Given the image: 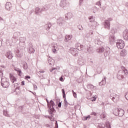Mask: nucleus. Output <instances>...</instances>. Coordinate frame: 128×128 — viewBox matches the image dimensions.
Returning a JSON list of instances; mask_svg holds the SVG:
<instances>
[{
    "label": "nucleus",
    "instance_id": "1",
    "mask_svg": "<svg viewBox=\"0 0 128 128\" xmlns=\"http://www.w3.org/2000/svg\"><path fill=\"white\" fill-rule=\"evenodd\" d=\"M26 38L20 37V38L19 48H16L14 50V52L18 58L22 56V53L24 50L26 48Z\"/></svg>",
    "mask_w": 128,
    "mask_h": 128
},
{
    "label": "nucleus",
    "instance_id": "2",
    "mask_svg": "<svg viewBox=\"0 0 128 128\" xmlns=\"http://www.w3.org/2000/svg\"><path fill=\"white\" fill-rule=\"evenodd\" d=\"M76 48H72L70 50V52L74 56H76L78 54V50H84V45H82L80 43H77L76 44Z\"/></svg>",
    "mask_w": 128,
    "mask_h": 128
},
{
    "label": "nucleus",
    "instance_id": "3",
    "mask_svg": "<svg viewBox=\"0 0 128 128\" xmlns=\"http://www.w3.org/2000/svg\"><path fill=\"white\" fill-rule=\"evenodd\" d=\"M46 101L48 104V112L49 114H52V112H56V109L54 107L56 104L52 100H50V102L48 101V99L46 98Z\"/></svg>",
    "mask_w": 128,
    "mask_h": 128
},
{
    "label": "nucleus",
    "instance_id": "4",
    "mask_svg": "<svg viewBox=\"0 0 128 128\" xmlns=\"http://www.w3.org/2000/svg\"><path fill=\"white\" fill-rule=\"evenodd\" d=\"M1 86L4 88H8L10 86V82L8 78L2 77L1 78Z\"/></svg>",
    "mask_w": 128,
    "mask_h": 128
},
{
    "label": "nucleus",
    "instance_id": "5",
    "mask_svg": "<svg viewBox=\"0 0 128 128\" xmlns=\"http://www.w3.org/2000/svg\"><path fill=\"white\" fill-rule=\"evenodd\" d=\"M113 114L116 116L122 117L124 114V110L122 108H116L113 110Z\"/></svg>",
    "mask_w": 128,
    "mask_h": 128
},
{
    "label": "nucleus",
    "instance_id": "6",
    "mask_svg": "<svg viewBox=\"0 0 128 128\" xmlns=\"http://www.w3.org/2000/svg\"><path fill=\"white\" fill-rule=\"evenodd\" d=\"M110 98L114 102H118L120 100V96L116 94V93H112L110 94Z\"/></svg>",
    "mask_w": 128,
    "mask_h": 128
},
{
    "label": "nucleus",
    "instance_id": "7",
    "mask_svg": "<svg viewBox=\"0 0 128 128\" xmlns=\"http://www.w3.org/2000/svg\"><path fill=\"white\" fill-rule=\"evenodd\" d=\"M112 18H108V20H104V28H107V30H110V22H112Z\"/></svg>",
    "mask_w": 128,
    "mask_h": 128
},
{
    "label": "nucleus",
    "instance_id": "8",
    "mask_svg": "<svg viewBox=\"0 0 128 128\" xmlns=\"http://www.w3.org/2000/svg\"><path fill=\"white\" fill-rule=\"evenodd\" d=\"M128 74V70H125L124 72L122 71H119L117 74V78H118V80H122V78H124V74L126 75Z\"/></svg>",
    "mask_w": 128,
    "mask_h": 128
},
{
    "label": "nucleus",
    "instance_id": "9",
    "mask_svg": "<svg viewBox=\"0 0 128 128\" xmlns=\"http://www.w3.org/2000/svg\"><path fill=\"white\" fill-rule=\"evenodd\" d=\"M116 44L118 48H120V50H122V48H124V42L122 40H118Z\"/></svg>",
    "mask_w": 128,
    "mask_h": 128
},
{
    "label": "nucleus",
    "instance_id": "10",
    "mask_svg": "<svg viewBox=\"0 0 128 128\" xmlns=\"http://www.w3.org/2000/svg\"><path fill=\"white\" fill-rule=\"evenodd\" d=\"M64 18H59L57 19V24L60 26H62L64 24Z\"/></svg>",
    "mask_w": 128,
    "mask_h": 128
},
{
    "label": "nucleus",
    "instance_id": "11",
    "mask_svg": "<svg viewBox=\"0 0 128 128\" xmlns=\"http://www.w3.org/2000/svg\"><path fill=\"white\" fill-rule=\"evenodd\" d=\"M88 26H90V28H92V30H94V28H96L98 26V22H96L93 21L92 22V23H88Z\"/></svg>",
    "mask_w": 128,
    "mask_h": 128
},
{
    "label": "nucleus",
    "instance_id": "12",
    "mask_svg": "<svg viewBox=\"0 0 128 128\" xmlns=\"http://www.w3.org/2000/svg\"><path fill=\"white\" fill-rule=\"evenodd\" d=\"M60 6L61 8H66V6H68V2H66V0H62L60 1Z\"/></svg>",
    "mask_w": 128,
    "mask_h": 128
},
{
    "label": "nucleus",
    "instance_id": "13",
    "mask_svg": "<svg viewBox=\"0 0 128 128\" xmlns=\"http://www.w3.org/2000/svg\"><path fill=\"white\" fill-rule=\"evenodd\" d=\"M5 56L8 60H12L14 58V54L12 53V52L8 51L5 54Z\"/></svg>",
    "mask_w": 128,
    "mask_h": 128
},
{
    "label": "nucleus",
    "instance_id": "14",
    "mask_svg": "<svg viewBox=\"0 0 128 128\" xmlns=\"http://www.w3.org/2000/svg\"><path fill=\"white\" fill-rule=\"evenodd\" d=\"M109 42L110 44H114L116 42V38L114 35H110L109 37Z\"/></svg>",
    "mask_w": 128,
    "mask_h": 128
},
{
    "label": "nucleus",
    "instance_id": "15",
    "mask_svg": "<svg viewBox=\"0 0 128 128\" xmlns=\"http://www.w3.org/2000/svg\"><path fill=\"white\" fill-rule=\"evenodd\" d=\"M35 52L34 48V46L32 44H29V48H28V52L29 54H34Z\"/></svg>",
    "mask_w": 128,
    "mask_h": 128
},
{
    "label": "nucleus",
    "instance_id": "16",
    "mask_svg": "<svg viewBox=\"0 0 128 128\" xmlns=\"http://www.w3.org/2000/svg\"><path fill=\"white\" fill-rule=\"evenodd\" d=\"M123 38L125 40H128V30H126L123 32Z\"/></svg>",
    "mask_w": 128,
    "mask_h": 128
},
{
    "label": "nucleus",
    "instance_id": "17",
    "mask_svg": "<svg viewBox=\"0 0 128 128\" xmlns=\"http://www.w3.org/2000/svg\"><path fill=\"white\" fill-rule=\"evenodd\" d=\"M12 8V3L10 2H7L5 4V8L6 10H10Z\"/></svg>",
    "mask_w": 128,
    "mask_h": 128
},
{
    "label": "nucleus",
    "instance_id": "18",
    "mask_svg": "<svg viewBox=\"0 0 128 128\" xmlns=\"http://www.w3.org/2000/svg\"><path fill=\"white\" fill-rule=\"evenodd\" d=\"M10 78L12 84H14V82H16V78L10 73Z\"/></svg>",
    "mask_w": 128,
    "mask_h": 128
},
{
    "label": "nucleus",
    "instance_id": "19",
    "mask_svg": "<svg viewBox=\"0 0 128 128\" xmlns=\"http://www.w3.org/2000/svg\"><path fill=\"white\" fill-rule=\"evenodd\" d=\"M50 28H52V23L50 22L44 25V28L48 32L50 30Z\"/></svg>",
    "mask_w": 128,
    "mask_h": 128
},
{
    "label": "nucleus",
    "instance_id": "20",
    "mask_svg": "<svg viewBox=\"0 0 128 128\" xmlns=\"http://www.w3.org/2000/svg\"><path fill=\"white\" fill-rule=\"evenodd\" d=\"M72 38V35H66L65 36V39H64V42H68Z\"/></svg>",
    "mask_w": 128,
    "mask_h": 128
},
{
    "label": "nucleus",
    "instance_id": "21",
    "mask_svg": "<svg viewBox=\"0 0 128 128\" xmlns=\"http://www.w3.org/2000/svg\"><path fill=\"white\" fill-rule=\"evenodd\" d=\"M14 70L17 72V74L19 76H22V70H20V68H14Z\"/></svg>",
    "mask_w": 128,
    "mask_h": 128
},
{
    "label": "nucleus",
    "instance_id": "22",
    "mask_svg": "<svg viewBox=\"0 0 128 128\" xmlns=\"http://www.w3.org/2000/svg\"><path fill=\"white\" fill-rule=\"evenodd\" d=\"M42 12H44V10H42V8L40 9V8L36 7L35 8L36 14H38Z\"/></svg>",
    "mask_w": 128,
    "mask_h": 128
},
{
    "label": "nucleus",
    "instance_id": "23",
    "mask_svg": "<svg viewBox=\"0 0 128 128\" xmlns=\"http://www.w3.org/2000/svg\"><path fill=\"white\" fill-rule=\"evenodd\" d=\"M106 84V77L104 76V79L99 83V86H104Z\"/></svg>",
    "mask_w": 128,
    "mask_h": 128
},
{
    "label": "nucleus",
    "instance_id": "24",
    "mask_svg": "<svg viewBox=\"0 0 128 128\" xmlns=\"http://www.w3.org/2000/svg\"><path fill=\"white\" fill-rule=\"evenodd\" d=\"M110 54V49L108 47L106 48L105 52H104V56L106 57L108 56V54Z\"/></svg>",
    "mask_w": 128,
    "mask_h": 128
},
{
    "label": "nucleus",
    "instance_id": "25",
    "mask_svg": "<svg viewBox=\"0 0 128 128\" xmlns=\"http://www.w3.org/2000/svg\"><path fill=\"white\" fill-rule=\"evenodd\" d=\"M96 52L99 54H102V52H104V46L99 47L96 49Z\"/></svg>",
    "mask_w": 128,
    "mask_h": 128
},
{
    "label": "nucleus",
    "instance_id": "26",
    "mask_svg": "<svg viewBox=\"0 0 128 128\" xmlns=\"http://www.w3.org/2000/svg\"><path fill=\"white\" fill-rule=\"evenodd\" d=\"M120 54L121 56H126L128 54V51L126 50H122L120 52Z\"/></svg>",
    "mask_w": 128,
    "mask_h": 128
},
{
    "label": "nucleus",
    "instance_id": "27",
    "mask_svg": "<svg viewBox=\"0 0 128 128\" xmlns=\"http://www.w3.org/2000/svg\"><path fill=\"white\" fill-rule=\"evenodd\" d=\"M50 8V4H46L42 8V10L43 12H46V10H48Z\"/></svg>",
    "mask_w": 128,
    "mask_h": 128
},
{
    "label": "nucleus",
    "instance_id": "28",
    "mask_svg": "<svg viewBox=\"0 0 128 128\" xmlns=\"http://www.w3.org/2000/svg\"><path fill=\"white\" fill-rule=\"evenodd\" d=\"M94 42L96 44H98V46H101V44H102V42L100 41V40L98 38L96 39Z\"/></svg>",
    "mask_w": 128,
    "mask_h": 128
},
{
    "label": "nucleus",
    "instance_id": "29",
    "mask_svg": "<svg viewBox=\"0 0 128 128\" xmlns=\"http://www.w3.org/2000/svg\"><path fill=\"white\" fill-rule=\"evenodd\" d=\"M65 16L67 20L68 18H72V14L69 12L67 14H66Z\"/></svg>",
    "mask_w": 128,
    "mask_h": 128
},
{
    "label": "nucleus",
    "instance_id": "30",
    "mask_svg": "<svg viewBox=\"0 0 128 128\" xmlns=\"http://www.w3.org/2000/svg\"><path fill=\"white\" fill-rule=\"evenodd\" d=\"M54 112H52V114H50V116H48V115L45 116V118H49V120H50L52 121V117L54 116Z\"/></svg>",
    "mask_w": 128,
    "mask_h": 128
},
{
    "label": "nucleus",
    "instance_id": "31",
    "mask_svg": "<svg viewBox=\"0 0 128 128\" xmlns=\"http://www.w3.org/2000/svg\"><path fill=\"white\" fill-rule=\"evenodd\" d=\"M84 60H82V59H79L78 60V64L80 66H84Z\"/></svg>",
    "mask_w": 128,
    "mask_h": 128
},
{
    "label": "nucleus",
    "instance_id": "32",
    "mask_svg": "<svg viewBox=\"0 0 128 128\" xmlns=\"http://www.w3.org/2000/svg\"><path fill=\"white\" fill-rule=\"evenodd\" d=\"M116 32V28H112L110 30V34H112V36H114V34Z\"/></svg>",
    "mask_w": 128,
    "mask_h": 128
},
{
    "label": "nucleus",
    "instance_id": "33",
    "mask_svg": "<svg viewBox=\"0 0 128 128\" xmlns=\"http://www.w3.org/2000/svg\"><path fill=\"white\" fill-rule=\"evenodd\" d=\"M87 88L90 90H94V86L92 84H88L87 85Z\"/></svg>",
    "mask_w": 128,
    "mask_h": 128
},
{
    "label": "nucleus",
    "instance_id": "34",
    "mask_svg": "<svg viewBox=\"0 0 128 128\" xmlns=\"http://www.w3.org/2000/svg\"><path fill=\"white\" fill-rule=\"evenodd\" d=\"M88 20H90L89 24H92L93 22H94V16H90L88 17Z\"/></svg>",
    "mask_w": 128,
    "mask_h": 128
},
{
    "label": "nucleus",
    "instance_id": "35",
    "mask_svg": "<svg viewBox=\"0 0 128 128\" xmlns=\"http://www.w3.org/2000/svg\"><path fill=\"white\" fill-rule=\"evenodd\" d=\"M3 114L5 116H10V114H8V112L7 110H4Z\"/></svg>",
    "mask_w": 128,
    "mask_h": 128
},
{
    "label": "nucleus",
    "instance_id": "36",
    "mask_svg": "<svg viewBox=\"0 0 128 128\" xmlns=\"http://www.w3.org/2000/svg\"><path fill=\"white\" fill-rule=\"evenodd\" d=\"M90 116L88 115V116H84V118H82L83 120H90Z\"/></svg>",
    "mask_w": 128,
    "mask_h": 128
},
{
    "label": "nucleus",
    "instance_id": "37",
    "mask_svg": "<svg viewBox=\"0 0 128 128\" xmlns=\"http://www.w3.org/2000/svg\"><path fill=\"white\" fill-rule=\"evenodd\" d=\"M52 52H54V54H56V46H52Z\"/></svg>",
    "mask_w": 128,
    "mask_h": 128
},
{
    "label": "nucleus",
    "instance_id": "38",
    "mask_svg": "<svg viewBox=\"0 0 128 128\" xmlns=\"http://www.w3.org/2000/svg\"><path fill=\"white\" fill-rule=\"evenodd\" d=\"M23 68L25 70L28 68V63H26V62L23 64Z\"/></svg>",
    "mask_w": 128,
    "mask_h": 128
},
{
    "label": "nucleus",
    "instance_id": "39",
    "mask_svg": "<svg viewBox=\"0 0 128 128\" xmlns=\"http://www.w3.org/2000/svg\"><path fill=\"white\" fill-rule=\"evenodd\" d=\"M64 74L65 76H68V72L67 70H64Z\"/></svg>",
    "mask_w": 128,
    "mask_h": 128
},
{
    "label": "nucleus",
    "instance_id": "40",
    "mask_svg": "<svg viewBox=\"0 0 128 128\" xmlns=\"http://www.w3.org/2000/svg\"><path fill=\"white\" fill-rule=\"evenodd\" d=\"M72 93L73 96L74 98H77L78 95L76 94V92H74V90H72Z\"/></svg>",
    "mask_w": 128,
    "mask_h": 128
},
{
    "label": "nucleus",
    "instance_id": "41",
    "mask_svg": "<svg viewBox=\"0 0 128 128\" xmlns=\"http://www.w3.org/2000/svg\"><path fill=\"white\" fill-rule=\"evenodd\" d=\"M121 68L122 70H120V72H124L126 70H128L126 69V68L124 66H122Z\"/></svg>",
    "mask_w": 128,
    "mask_h": 128
},
{
    "label": "nucleus",
    "instance_id": "42",
    "mask_svg": "<svg viewBox=\"0 0 128 128\" xmlns=\"http://www.w3.org/2000/svg\"><path fill=\"white\" fill-rule=\"evenodd\" d=\"M64 107L68 108V101L66 100V99H64Z\"/></svg>",
    "mask_w": 128,
    "mask_h": 128
},
{
    "label": "nucleus",
    "instance_id": "43",
    "mask_svg": "<svg viewBox=\"0 0 128 128\" xmlns=\"http://www.w3.org/2000/svg\"><path fill=\"white\" fill-rule=\"evenodd\" d=\"M87 50L88 52H92V48L90 47V45H88L87 46Z\"/></svg>",
    "mask_w": 128,
    "mask_h": 128
},
{
    "label": "nucleus",
    "instance_id": "44",
    "mask_svg": "<svg viewBox=\"0 0 128 128\" xmlns=\"http://www.w3.org/2000/svg\"><path fill=\"white\" fill-rule=\"evenodd\" d=\"M106 125L103 124L102 125V124H99L98 126V128H104V126Z\"/></svg>",
    "mask_w": 128,
    "mask_h": 128
},
{
    "label": "nucleus",
    "instance_id": "45",
    "mask_svg": "<svg viewBox=\"0 0 128 128\" xmlns=\"http://www.w3.org/2000/svg\"><path fill=\"white\" fill-rule=\"evenodd\" d=\"M4 70H6V68H0V72H1L2 76H4V72H4Z\"/></svg>",
    "mask_w": 128,
    "mask_h": 128
},
{
    "label": "nucleus",
    "instance_id": "46",
    "mask_svg": "<svg viewBox=\"0 0 128 128\" xmlns=\"http://www.w3.org/2000/svg\"><path fill=\"white\" fill-rule=\"evenodd\" d=\"M59 80H60V82H64V76H62L60 78Z\"/></svg>",
    "mask_w": 128,
    "mask_h": 128
},
{
    "label": "nucleus",
    "instance_id": "47",
    "mask_svg": "<svg viewBox=\"0 0 128 128\" xmlns=\"http://www.w3.org/2000/svg\"><path fill=\"white\" fill-rule=\"evenodd\" d=\"M56 104H57V106H58V108H62V102H59L58 103V102H56Z\"/></svg>",
    "mask_w": 128,
    "mask_h": 128
},
{
    "label": "nucleus",
    "instance_id": "48",
    "mask_svg": "<svg viewBox=\"0 0 128 128\" xmlns=\"http://www.w3.org/2000/svg\"><path fill=\"white\" fill-rule=\"evenodd\" d=\"M18 110L20 112H22V110H24V106H20L18 108Z\"/></svg>",
    "mask_w": 128,
    "mask_h": 128
},
{
    "label": "nucleus",
    "instance_id": "49",
    "mask_svg": "<svg viewBox=\"0 0 128 128\" xmlns=\"http://www.w3.org/2000/svg\"><path fill=\"white\" fill-rule=\"evenodd\" d=\"M100 116L101 118H106V114L102 113V114H100Z\"/></svg>",
    "mask_w": 128,
    "mask_h": 128
},
{
    "label": "nucleus",
    "instance_id": "50",
    "mask_svg": "<svg viewBox=\"0 0 128 128\" xmlns=\"http://www.w3.org/2000/svg\"><path fill=\"white\" fill-rule=\"evenodd\" d=\"M92 102H96V97L94 96L93 98H91Z\"/></svg>",
    "mask_w": 128,
    "mask_h": 128
},
{
    "label": "nucleus",
    "instance_id": "51",
    "mask_svg": "<svg viewBox=\"0 0 128 128\" xmlns=\"http://www.w3.org/2000/svg\"><path fill=\"white\" fill-rule=\"evenodd\" d=\"M55 128H58V124L57 120H56L55 122Z\"/></svg>",
    "mask_w": 128,
    "mask_h": 128
},
{
    "label": "nucleus",
    "instance_id": "52",
    "mask_svg": "<svg viewBox=\"0 0 128 128\" xmlns=\"http://www.w3.org/2000/svg\"><path fill=\"white\" fill-rule=\"evenodd\" d=\"M125 98L127 100H128V92H126L125 94Z\"/></svg>",
    "mask_w": 128,
    "mask_h": 128
},
{
    "label": "nucleus",
    "instance_id": "53",
    "mask_svg": "<svg viewBox=\"0 0 128 128\" xmlns=\"http://www.w3.org/2000/svg\"><path fill=\"white\" fill-rule=\"evenodd\" d=\"M30 76H25V80H30Z\"/></svg>",
    "mask_w": 128,
    "mask_h": 128
},
{
    "label": "nucleus",
    "instance_id": "54",
    "mask_svg": "<svg viewBox=\"0 0 128 128\" xmlns=\"http://www.w3.org/2000/svg\"><path fill=\"white\" fill-rule=\"evenodd\" d=\"M54 70H56V68H52V69H50V72H54Z\"/></svg>",
    "mask_w": 128,
    "mask_h": 128
},
{
    "label": "nucleus",
    "instance_id": "55",
    "mask_svg": "<svg viewBox=\"0 0 128 128\" xmlns=\"http://www.w3.org/2000/svg\"><path fill=\"white\" fill-rule=\"evenodd\" d=\"M90 36H92L94 34V32L92 30H90L89 32Z\"/></svg>",
    "mask_w": 128,
    "mask_h": 128
},
{
    "label": "nucleus",
    "instance_id": "56",
    "mask_svg": "<svg viewBox=\"0 0 128 128\" xmlns=\"http://www.w3.org/2000/svg\"><path fill=\"white\" fill-rule=\"evenodd\" d=\"M96 6H102V4H100V2H98L96 3Z\"/></svg>",
    "mask_w": 128,
    "mask_h": 128
},
{
    "label": "nucleus",
    "instance_id": "57",
    "mask_svg": "<svg viewBox=\"0 0 128 128\" xmlns=\"http://www.w3.org/2000/svg\"><path fill=\"white\" fill-rule=\"evenodd\" d=\"M62 96H63V98H64V100L66 99V93L62 94Z\"/></svg>",
    "mask_w": 128,
    "mask_h": 128
},
{
    "label": "nucleus",
    "instance_id": "58",
    "mask_svg": "<svg viewBox=\"0 0 128 128\" xmlns=\"http://www.w3.org/2000/svg\"><path fill=\"white\" fill-rule=\"evenodd\" d=\"M33 86H34V90H36L38 89V86H36V85L34 84Z\"/></svg>",
    "mask_w": 128,
    "mask_h": 128
},
{
    "label": "nucleus",
    "instance_id": "59",
    "mask_svg": "<svg viewBox=\"0 0 128 128\" xmlns=\"http://www.w3.org/2000/svg\"><path fill=\"white\" fill-rule=\"evenodd\" d=\"M78 28H79V30H83L82 26H78Z\"/></svg>",
    "mask_w": 128,
    "mask_h": 128
},
{
    "label": "nucleus",
    "instance_id": "60",
    "mask_svg": "<svg viewBox=\"0 0 128 128\" xmlns=\"http://www.w3.org/2000/svg\"><path fill=\"white\" fill-rule=\"evenodd\" d=\"M91 114L94 116H96V112H92Z\"/></svg>",
    "mask_w": 128,
    "mask_h": 128
},
{
    "label": "nucleus",
    "instance_id": "61",
    "mask_svg": "<svg viewBox=\"0 0 128 128\" xmlns=\"http://www.w3.org/2000/svg\"><path fill=\"white\" fill-rule=\"evenodd\" d=\"M6 66H4V65H1L0 66V68H6Z\"/></svg>",
    "mask_w": 128,
    "mask_h": 128
},
{
    "label": "nucleus",
    "instance_id": "62",
    "mask_svg": "<svg viewBox=\"0 0 128 128\" xmlns=\"http://www.w3.org/2000/svg\"><path fill=\"white\" fill-rule=\"evenodd\" d=\"M84 2V0H80V6H82V2Z\"/></svg>",
    "mask_w": 128,
    "mask_h": 128
},
{
    "label": "nucleus",
    "instance_id": "63",
    "mask_svg": "<svg viewBox=\"0 0 128 128\" xmlns=\"http://www.w3.org/2000/svg\"><path fill=\"white\" fill-rule=\"evenodd\" d=\"M45 126H46V128H50V124H46Z\"/></svg>",
    "mask_w": 128,
    "mask_h": 128
},
{
    "label": "nucleus",
    "instance_id": "64",
    "mask_svg": "<svg viewBox=\"0 0 128 128\" xmlns=\"http://www.w3.org/2000/svg\"><path fill=\"white\" fill-rule=\"evenodd\" d=\"M21 86H24V81H22L21 82Z\"/></svg>",
    "mask_w": 128,
    "mask_h": 128
}]
</instances>
